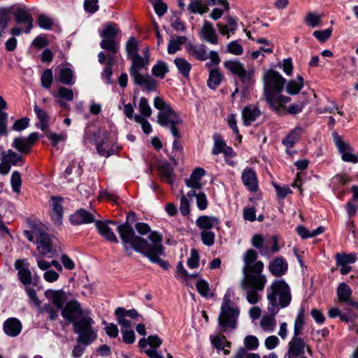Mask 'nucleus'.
<instances>
[{"instance_id": "f257e3e1", "label": "nucleus", "mask_w": 358, "mask_h": 358, "mask_svg": "<svg viewBox=\"0 0 358 358\" xmlns=\"http://www.w3.org/2000/svg\"><path fill=\"white\" fill-rule=\"evenodd\" d=\"M99 234L107 241L117 243L119 242L113 231L115 228L118 231L125 250H129V245L137 252L145 256L152 263L159 264L165 270L169 268L168 262L162 260L161 256L164 255V248L162 245V236L152 231L148 236V241L136 236L133 228L128 224L117 225L114 221H96L95 223Z\"/></svg>"}, {"instance_id": "f03ea898", "label": "nucleus", "mask_w": 358, "mask_h": 358, "mask_svg": "<svg viewBox=\"0 0 358 358\" xmlns=\"http://www.w3.org/2000/svg\"><path fill=\"white\" fill-rule=\"evenodd\" d=\"M257 252L252 249L248 250L243 257L244 278L241 282L243 290L245 292L246 299L252 305L257 304L261 299L259 292H262L267 282L266 277L262 274L264 264L257 261Z\"/></svg>"}, {"instance_id": "7ed1b4c3", "label": "nucleus", "mask_w": 358, "mask_h": 358, "mask_svg": "<svg viewBox=\"0 0 358 358\" xmlns=\"http://www.w3.org/2000/svg\"><path fill=\"white\" fill-rule=\"evenodd\" d=\"M62 316L73 326V331L78 334L77 343L89 345L97 338V331L93 328L94 320L88 310H83L76 301L67 302L62 309Z\"/></svg>"}, {"instance_id": "20e7f679", "label": "nucleus", "mask_w": 358, "mask_h": 358, "mask_svg": "<svg viewBox=\"0 0 358 358\" xmlns=\"http://www.w3.org/2000/svg\"><path fill=\"white\" fill-rule=\"evenodd\" d=\"M264 96L270 106L278 113H285V104L290 97L278 94L285 87V79L275 71H268L264 77Z\"/></svg>"}, {"instance_id": "39448f33", "label": "nucleus", "mask_w": 358, "mask_h": 358, "mask_svg": "<svg viewBox=\"0 0 358 358\" xmlns=\"http://www.w3.org/2000/svg\"><path fill=\"white\" fill-rule=\"evenodd\" d=\"M268 311L277 314L280 308L287 307L292 301L291 289L283 280L273 281L267 289Z\"/></svg>"}, {"instance_id": "423d86ee", "label": "nucleus", "mask_w": 358, "mask_h": 358, "mask_svg": "<svg viewBox=\"0 0 358 358\" xmlns=\"http://www.w3.org/2000/svg\"><path fill=\"white\" fill-rule=\"evenodd\" d=\"M154 106L159 110L157 114V122L162 127H169L172 135L176 138H180L178 127L182 123L180 116L160 96L154 99Z\"/></svg>"}, {"instance_id": "0eeeda50", "label": "nucleus", "mask_w": 358, "mask_h": 358, "mask_svg": "<svg viewBox=\"0 0 358 358\" xmlns=\"http://www.w3.org/2000/svg\"><path fill=\"white\" fill-rule=\"evenodd\" d=\"M239 314L240 310L238 306L230 299L229 294H225L218 317L220 330L227 331L234 329L236 327V321Z\"/></svg>"}, {"instance_id": "6e6552de", "label": "nucleus", "mask_w": 358, "mask_h": 358, "mask_svg": "<svg viewBox=\"0 0 358 358\" xmlns=\"http://www.w3.org/2000/svg\"><path fill=\"white\" fill-rule=\"evenodd\" d=\"M224 67L236 74L245 85H250L253 82L254 71H246L242 63L236 60H227L224 63Z\"/></svg>"}, {"instance_id": "1a4fd4ad", "label": "nucleus", "mask_w": 358, "mask_h": 358, "mask_svg": "<svg viewBox=\"0 0 358 358\" xmlns=\"http://www.w3.org/2000/svg\"><path fill=\"white\" fill-rule=\"evenodd\" d=\"M337 150L342 161L346 163L356 164L358 163V151L355 152L349 142L343 140L337 135Z\"/></svg>"}, {"instance_id": "9d476101", "label": "nucleus", "mask_w": 358, "mask_h": 358, "mask_svg": "<svg viewBox=\"0 0 358 358\" xmlns=\"http://www.w3.org/2000/svg\"><path fill=\"white\" fill-rule=\"evenodd\" d=\"M307 352L312 355V350L303 338H292L288 343L287 355L289 358H298L303 356Z\"/></svg>"}, {"instance_id": "9b49d317", "label": "nucleus", "mask_w": 358, "mask_h": 358, "mask_svg": "<svg viewBox=\"0 0 358 358\" xmlns=\"http://www.w3.org/2000/svg\"><path fill=\"white\" fill-rule=\"evenodd\" d=\"M57 240L55 237L51 236L45 233H41L37 236V250L43 255L52 253L54 250V245Z\"/></svg>"}, {"instance_id": "f8f14e48", "label": "nucleus", "mask_w": 358, "mask_h": 358, "mask_svg": "<svg viewBox=\"0 0 358 358\" xmlns=\"http://www.w3.org/2000/svg\"><path fill=\"white\" fill-rule=\"evenodd\" d=\"M14 266L17 271V275L20 282L24 285L31 284L32 276L29 268V263L27 260L17 259L15 261Z\"/></svg>"}, {"instance_id": "ddd939ff", "label": "nucleus", "mask_w": 358, "mask_h": 358, "mask_svg": "<svg viewBox=\"0 0 358 358\" xmlns=\"http://www.w3.org/2000/svg\"><path fill=\"white\" fill-rule=\"evenodd\" d=\"M351 295L352 289L346 283L342 282L337 287V296L339 301L345 302L358 310V303L351 299Z\"/></svg>"}, {"instance_id": "4468645a", "label": "nucleus", "mask_w": 358, "mask_h": 358, "mask_svg": "<svg viewBox=\"0 0 358 358\" xmlns=\"http://www.w3.org/2000/svg\"><path fill=\"white\" fill-rule=\"evenodd\" d=\"M185 49L189 55L199 61H206L208 59V48L203 44L188 43L186 45Z\"/></svg>"}, {"instance_id": "2eb2a0df", "label": "nucleus", "mask_w": 358, "mask_h": 358, "mask_svg": "<svg viewBox=\"0 0 358 358\" xmlns=\"http://www.w3.org/2000/svg\"><path fill=\"white\" fill-rule=\"evenodd\" d=\"M63 199L57 196H52L50 200L51 217L55 224L60 225L62 222L63 208L62 202Z\"/></svg>"}, {"instance_id": "dca6fc26", "label": "nucleus", "mask_w": 358, "mask_h": 358, "mask_svg": "<svg viewBox=\"0 0 358 358\" xmlns=\"http://www.w3.org/2000/svg\"><path fill=\"white\" fill-rule=\"evenodd\" d=\"M199 36L202 40L211 44L218 43V37L212 23L205 21L199 31Z\"/></svg>"}, {"instance_id": "f3484780", "label": "nucleus", "mask_w": 358, "mask_h": 358, "mask_svg": "<svg viewBox=\"0 0 358 358\" xmlns=\"http://www.w3.org/2000/svg\"><path fill=\"white\" fill-rule=\"evenodd\" d=\"M45 296L57 309L62 310L66 301V293L62 289H48L45 292Z\"/></svg>"}, {"instance_id": "a211bd4d", "label": "nucleus", "mask_w": 358, "mask_h": 358, "mask_svg": "<svg viewBox=\"0 0 358 358\" xmlns=\"http://www.w3.org/2000/svg\"><path fill=\"white\" fill-rule=\"evenodd\" d=\"M14 16L17 24H25L24 32L29 33L33 27L34 19L29 12L24 8H18L15 13Z\"/></svg>"}, {"instance_id": "6ab92c4d", "label": "nucleus", "mask_w": 358, "mask_h": 358, "mask_svg": "<svg viewBox=\"0 0 358 358\" xmlns=\"http://www.w3.org/2000/svg\"><path fill=\"white\" fill-rule=\"evenodd\" d=\"M22 325L21 322L15 317L7 319L3 325L4 333L10 336L15 337L18 336L22 331Z\"/></svg>"}, {"instance_id": "aec40b11", "label": "nucleus", "mask_w": 358, "mask_h": 358, "mask_svg": "<svg viewBox=\"0 0 358 358\" xmlns=\"http://www.w3.org/2000/svg\"><path fill=\"white\" fill-rule=\"evenodd\" d=\"M134 84L143 87L147 92H153L157 86V81L150 75L142 73L132 77Z\"/></svg>"}, {"instance_id": "412c9836", "label": "nucleus", "mask_w": 358, "mask_h": 358, "mask_svg": "<svg viewBox=\"0 0 358 358\" xmlns=\"http://www.w3.org/2000/svg\"><path fill=\"white\" fill-rule=\"evenodd\" d=\"M129 59L131 62V65L129 68L131 78L141 74L140 70L146 68L149 64L150 59L148 57H143L139 55H133Z\"/></svg>"}, {"instance_id": "4be33fe9", "label": "nucleus", "mask_w": 358, "mask_h": 358, "mask_svg": "<svg viewBox=\"0 0 358 358\" xmlns=\"http://www.w3.org/2000/svg\"><path fill=\"white\" fill-rule=\"evenodd\" d=\"M261 115V111L255 105L245 106L242 110V119L245 126L250 125Z\"/></svg>"}, {"instance_id": "5701e85b", "label": "nucleus", "mask_w": 358, "mask_h": 358, "mask_svg": "<svg viewBox=\"0 0 358 358\" xmlns=\"http://www.w3.org/2000/svg\"><path fill=\"white\" fill-rule=\"evenodd\" d=\"M242 181L245 187L252 192H256L258 187V182L256 173L250 168H247L242 173Z\"/></svg>"}, {"instance_id": "b1692460", "label": "nucleus", "mask_w": 358, "mask_h": 358, "mask_svg": "<svg viewBox=\"0 0 358 358\" xmlns=\"http://www.w3.org/2000/svg\"><path fill=\"white\" fill-rule=\"evenodd\" d=\"M94 220V215L84 209H79L76 210L70 217V220L73 224L92 223Z\"/></svg>"}, {"instance_id": "393cba45", "label": "nucleus", "mask_w": 358, "mask_h": 358, "mask_svg": "<svg viewBox=\"0 0 358 358\" xmlns=\"http://www.w3.org/2000/svg\"><path fill=\"white\" fill-rule=\"evenodd\" d=\"M287 263L282 257H276L268 266L271 273L277 277L283 275L287 272Z\"/></svg>"}, {"instance_id": "a878e982", "label": "nucleus", "mask_w": 358, "mask_h": 358, "mask_svg": "<svg viewBox=\"0 0 358 358\" xmlns=\"http://www.w3.org/2000/svg\"><path fill=\"white\" fill-rule=\"evenodd\" d=\"M220 220L214 216L202 215L196 220V226L201 229L210 230L213 227H217L220 224Z\"/></svg>"}, {"instance_id": "bb28decb", "label": "nucleus", "mask_w": 358, "mask_h": 358, "mask_svg": "<svg viewBox=\"0 0 358 358\" xmlns=\"http://www.w3.org/2000/svg\"><path fill=\"white\" fill-rule=\"evenodd\" d=\"M205 170L201 168L195 169L190 177L185 180V184L190 189H201V179L205 175Z\"/></svg>"}, {"instance_id": "cd10ccee", "label": "nucleus", "mask_w": 358, "mask_h": 358, "mask_svg": "<svg viewBox=\"0 0 358 358\" xmlns=\"http://www.w3.org/2000/svg\"><path fill=\"white\" fill-rule=\"evenodd\" d=\"M305 324V313L303 308H301L294 320L293 338H302L301 335L303 334Z\"/></svg>"}, {"instance_id": "c85d7f7f", "label": "nucleus", "mask_w": 358, "mask_h": 358, "mask_svg": "<svg viewBox=\"0 0 358 358\" xmlns=\"http://www.w3.org/2000/svg\"><path fill=\"white\" fill-rule=\"evenodd\" d=\"M275 315L269 313V315H265L261 318L259 325L264 331L270 333L275 330L276 327Z\"/></svg>"}, {"instance_id": "c756f323", "label": "nucleus", "mask_w": 358, "mask_h": 358, "mask_svg": "<svg viewBox=\"0 0 358 358\" xmlns=\"http://www.w3.org/2000/svg\"><path fill=\"white\" fill-rule=\"evenodd\" d=\"M162 343V339L158 336H149L147 338H141L138 341V345L144 349H157Z\"/></svg>"}, {"instance_id": "7c9ffc66", "label": "nucleus", "mask_w": 358, "mask_h": 358, "mask_svg": "<svg viewBox=\"0 0 358 358\" xmlns=\"http://www.w3.org/2000/svg\"><path fill=\"white\" fill-rule=\"evenodd\" d=\"M161 177L169 184L172 185L175 182L173 169L168 162H162L159 166Z\"/></svg>"}, {"instance_id": "2f4dec72", "label": "nucleus", "mask_w": 358, "mask_h": 358, "mask_svg": "<svg viewBox=\"0 0 358 358\" xmlns=\"http://www.w3.org/2000/svg\"><path fill=\"white\" fill-rule=\"evenodd\" d=\"M186 41L187 38L185 36H172L168 44V53L171 55L175 54L177 51L180 50L181 45L184 44Z\"/></svg>"}, {"instance_id": "473e14b6", "label": "nucleus", "mask_w": 358, "mask_h": 358, "mask_svg": "<svg viewBox=\"0 0 358 358\" xmlns=\"http://www.w3.org/2000/svg\"><path fill=\"white\" fill-rule=\"evenodd\" d=\"M119 29L117 25L113 22H108L103 25V29L99 31L101 38H116Z\"/></svg>"}, {"instance_id": "72a5a7b5", "label": "nucleus", "mask_w": 358, "mask_h": 358, "mask_svg": "<svg viewBox=\"0 0 358 358\" xmlns=\"http://www.w3.org/2000/svg\"><path fill=\"white\" fill-rule=\"evenodd\" d=\"M257 43L266 45L267 47H261L259 50L252 52L251 57L253 59H257L260 55L264 57L263 52L266 53H272L273 52L274 45L268 40L262 38L257 39Z\"/></svg>"}, {"instance_id": "f704fd0d", "label": "nucleus", "mask_w": 358, "mask_h": 358, "mask_svg": "<svg viewBox=\"0 0 358 358\" xmlns=\"http://www.w3.org/2000/svg\"><path fill=\"white\" fill-rule=\"evenodd\" d=\"M174 64L178 72L185 78H188L192 69L191 64L185 58L177 57L174 59Z\"/></svg>"}, {"instance_id": "c9c22d12", "label": "nucleus", "mask_w": 358, "mask_h": 358, "mask_svg": "<svg viewBox=\"0 0 358 358\" xmlns=\"http://www.w3.org/2000/svg\"><path fill=\"white\" fill-rule=\"evenodd\" d=\"M101 48L115 54L120 50V43L116 38H102L100 42Z\"/></svg>"}, {"instance_id": "e433bc0d", "label": "nucleus", "mask_w": 358, "mask_h": 358, "mask_svg": "<svg viewBox=\"0 0 358 358\" xmlns=\"http://www.w3.org/2000/svg\"><path fill=\"white\" fill-rule=\"evenodd\" d=\"M303 86V78L301 76H297L296 80H291L286 85V91L289 94H296L299 92Z\"/></svg>"}, {"instance_id": "4c0bfd02", "label": "nucleus", "mask_w": 358, "mask_h": 358, "mask_svg": "<svg viewBox=\"0 0 358 358\" xmlns=\"http://www.w3.org/2000/svg\"><path fill=\"white\" fill-rule=\"evenodd\" d=\"M222 78L223 76L218 69H211L207 81L208 86L210 89H216L220 85Z\"/></svg>"}, {"instance_id": "58836bf2", "label": "nucleus", "mask_w": 358, "mask_h": 358, "mask_svg": "<svg viewBox=\"0 0 358 358\" xmlns=\"http://www.w3.org/2000/svg\"><path fill=\"white\" fill-rule=\"evenodd\" d=\"M301 132V128L296 127L283 139L282 143L287 148H292L299 140Z\"/></svg>"}, {"instance_id": "ea45409f", "label": "nucleus", "mask_w": 358, "mask_h": 358, "mask_svg": "<svg viewBox=\"0 0 358 358\" xmlns=\"http://www.w3.org/2000/svg\"><path fill=\"white\" fill-rule=\"evenodd\" d=\"M324 229L323 227H319L316 229L311 231H309L303 225H300L296 227V231L302 238H308L316 236L322 234L324 231Z\"/></svg>"}, {"instance_id": "a19ab883", "label": "nucleus", "mask_w": 358, "mask_h": 358, "mask_svg": "<svg viewBox=\"0 0 358 358\" xmlns=\"http://www.w3.org/2000/svg\"><path fill=\"white\" fill-rule=\"evenodd\" d=\"M97 152L99 155L108 157L116 152V149L113 146H110L108 140H103L96 146Z\"/></svg>"}, {"instance_id": "79ce46f5", "label": "nucleus", "mask_w": 358, "mask_h": 358, "mask_svg": "<svg viewBox=\"0 0 358 358\" xmlns=\"http://www.w3.org/2000/svg\"><path fill=\"white\" fill-rule=\"evenodd\" d=\"M337 266H348L350 264L355 263L357 257L354 253H337L336 255Z\"/></svg>"}, {"instance_id": "37998d69", "label": "nucleus", "mask_w": 358, "mask_h": 358, "mask_svg": "<svg viewBox=\"0 0 358 358\" xmlns=\"http://www.w3.org/2000/svg\"><path fill=\"white\" fill-rule=\"evenodd\" d=\"M12 7H2L0 8V28L2 31L8 27L10 20V13L12 12Z\"/></svg>"}, {"instance_id": "c03bdc74", "label": "nucleus", "mask_w": 358, "mask_h": 358, "mask_svg": "<svg viewBox=\"0 0 358 358\" xmlns=\"http://www.w3.org/2000/svg\"><path fill=\"white\" fill-rule=\"evenodd\" d=\"M169 71L167 64L163 61H158L152 69V74L158 78H164Z\"/></svg>"}, {"instance_id": "a18cd8bd", "label": "nucleus", "mask_w": 358, "mask_h": 358, "mask_svg": "<svg viewBox=\"0 0 358 358\" xmlns=\"http://www.w3.org/2000/svg\"><path fill=\"white\" fill-rule=\"evenodd\" d=\"M264 238L259 234H255L252 236L251 243L252 245L259 250L262 256H269V251L263 248Z\"/></svg>"}, {"instance_id": "49530a36", "label": "nucleus", "mask_w": 358, "mask_h": 358, "mask_svg": "<svg viewBox=\"0 0 358 358\" xmlns=\"http://www.w3.org/2000/svg\"><path fill=\"white\" fill-rule=\"evenodd\" d=\"M13 147L21 153H29L31 147L24 138H16L13 142Z\"/></svg>"}, {"instance_id": "de8ad7c7", "label": "nucleus", "mask_w": 358, "mask_h": 358, "mask_svg": "<svg viewBox=\"0 0 358 358\" xmlns=\"http://www.w3.org/2000/svg\"><path fill=\"white\" fill-rule=\"evenodd\" d=\"M210 340L213 345L217 350H224L225 348L231 347V343L229 342L224 336H211Z\"/></svg>"}, {"instance_id": "09e8293b", "label": "nucleus", "mask_w": 358, "mask_h": 358, "mask_svg": "<svg viewBox=\"0 0 358 358\" xmlns=\"http://www.w3.org/2000/svg\"><path fill=\"white\" fill-rule=\"evenodd\" d=\"M188 9L191 13L203 14L207 11L208 7L201 0H192L188 6Z\"/></svg>"}, {"instance_id": "8fccbe9b", "label": "nucleus", "mask_w": 358, "mask_h": 358, "mask_svg": "<svg viewBox=\"0 0 358 358\" xmlns=\"http://www.w3.org/2000/svg\"><path fill=\"white\" fill-rule=\"evenodd\" d=\"M60 81L65 85L73 84V72L70 68H63L59 73Z\"/></svg>"}, {"instance_id": "3c124183", "label": "nucleus", "mask_w": 358, "mask_h": 358, "mask_svg": "<svg viewBox=\"0 0 358 358\" xmlns=\"http://www.w3.org/2000/svg\"><path fill=\"white\" fill-rule=\"evenodd\" d=\"M127 57L131 58L133 55H138V43L134 37H130L126 43Z\"/></svg>"}, {"instance_id": "603ef678", "label": "nucleus", "mask_w": 358, "mask_h": 358, "mask_svg": "<svg viewBox=\"0 0 358 358\" xmlns=\"http://www.w3.org/2000/svg\"><path fill=\"white\" fill-rule=\"evenodd\" d=\"M60 309H57V308H55L52 304L50 303H46L45 304L42 308L40 309V312L43 314L46 313L48 315V319L50 320H55L58 317V312Z\"/></svg>"}, {"instance_id": "864d4df0", "label": "nucleus", "mask_w": 358, "mask_h": 358, "mask_svg": "<svg viewBox=\"0 0 358 358\" xmlns=\"http://www.w3.org/2000/svg\"><path fill=\"white\" fill-rule=\"evenodd\" d=\"M138 110L145 117H150L152 115V108L149 104L148 100L145 97H141L138 102Z\"/></svg>"}, {"instance_id": "5fc2aeb1", "label": "nucleus", "mask_w": 358, "mask_h": 358, "mask_svg": "<svg viewBox=\"0 0 358 358\" xmlns=\"http://www.w3.org/2000/svg\"><path fill=\"white\" fill-rule=\"evenodd\" d=\"M305 21L312 28L322 25L321 17L315 13H308L306 16Z\"/></svg>"}, {"instance_id": "6e6d98bb", "label": "nucleus", "mask_w": 358, "mask_h": 358, "mask_svg": "<svg viewBox=\"0 0 358 358\" xmlns=\"http://www.w3.org/2000/svg\"><path fill=\"white\" fill-rule=\"evenodd\" d=\"M214 145L212 150V153L215 155H217L220 153H222V150H224V147L227 145L224 142L222 138L218 135H214Z\"/></svg>"}, {"instance_id": "4d7b16f0", "label": "nucleus", "mask_w": 358, "mask_h": 358, "mask_svg": "<svg viewBox=\"0 0 358 358\" xmlns=\"http://www.w3.org/2000/svg\"><path fill=\"white\" fill-rule=\"evenodd\" d=\"M10 184L13 190L16 192L19 193L20 192V187L22 185V179H21V175L20 173L15 171L13 172L11 178H10Z\"/></svg>"}, {"instance_id": "13d9d810", "label": "nucleus", "mask_w": 358, "mask_h": 358, "mask_svg": "<svg viewBox=\"0 0 358 358\" xmlns=\"http://www.w3.org/2000/svg\"><path fill=\"white\" fill-rule=\"evenodd\" d=\"M116 310H117L119 313H122L127 317H130L135 321H140L143 320V316H141L136 309L126 310L124 308L119 307L116 308Z\"/></svg>"}, {"instance_id": "bf43d9fd", "label": "nucleus", "mask_w": 358, "mask_h": 358, "mask_svg": "<svg viewBox=\"0 0 358 358\" xmlns=\"http://www.w3.org/2000/svg\"><path fill=\"white\" fill-rule=\"evenodd\" d=\"M114 314L116 317L117 322L122 328L130 329L132 327L131 322L127 319V317L122 313H119L117 310H115Z\"/></svg>"}, {"instance_id": "052dcab7", "label": "nucleus", "mask_w": 358, "mask_h": 358, "mask_svg": "<svg viewBox=\"0 0 358 358\" xmlns=\"http://www.w3.org/2000/svg\"><path fill=\"white\" fill-rule=\"evenodd\" d=\"M190 200L187 199V196H185V194H182L180 199V207L179 210L180 213L183 216H187L190 213Z\"/></svg>"}, {"instance_id": "680f3d73", "label": "nucleus", "mask_w": 358, "mask_h": 358, "mask_svg": "<svg viewBox=\"0 0 358 358\" xmlns=\"http://www.w3.org/2000/svg\"><path fill=\"white\" fill-rule=\"evenodd\" d=\"M53 77L51 69H45L41 78V85L45 88H50L52 83Z\"/></svg>"}, {"instance_id": "e2e57ef3", "label": "nucleus", "mask_w": 358, "mask_h": 358, "mask_svg": "<svg viewBox=\"0 0 358 358\" xmlns=\"http://www.w3.org/2000/svg\"><path fill=\"white\" fill-rule=\"evenodd\" d=\"M103 324L105 325L104 331L110 338H115L118 336L119 330L115 324L107 323L106 322H103Z\"/></svg>"}, {"instance_id": "0e129e2a", "label": "nucleus", "mask_w": 358, "mask_h": 358, "mask_svg": "<svg viewBox=\"0 0 358 358\" xmlns=\"http://www.w3.org/2000/svg\"><path fill=\"white\" fill-rule=\"evenodd\" d=\"M333 32L332 28H328L324 30H317L315 31L313 35L320 41L325 42L331 36Z\"/></svg>"}, {"instance_id": "69168bd1", "label": "nucleus", "mask_w": 358, "mask_h": 358, "mask_svg": "<svg viewBox=\"0 0 358 358\" xmlns=\"http://www.w3.org/2000/svg\"><path fill=\"white\" fill-rule=\"evenodd\" d=\"M199 255L196 249H192L190 252V257L187 259V266L189 268H195L199 266Z\"/></svg>"}, {"instance_id": "338daca9", "label": "nucleus", "mask_w": 358, "mask_h": 358, "mask_svg": "<svg viewBox=\"0 0 358 358\" xmlns=\"http://www.w3.org/2000/svg\"><path fill=\"white\" fill-rule=\"evenodd\" d=\"M227 51L234 55H241L243 52L242 45L237 41L230 42L227 46Z\"/></svg>"}, {"instance_id": "774afa93", "label": "nucleus", "mask_w": 358, "mask_h": 358, "mask_svg": "<svg viewBox=\"0 0 358 358\" xmlns=\"http://www.w3.org/2000/svg\"><path fill=\"white\" fill-rule=\"evenodd\" d=\"M202 242L204 245L210 246L215 242V234L210 230H203L201 234Z\"/></svg>"}]
</instances>
